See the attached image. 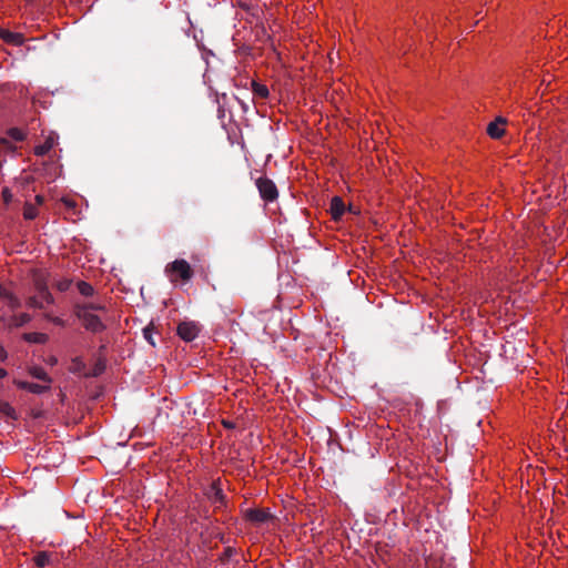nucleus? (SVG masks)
<instances>
[{"label": "nucleus", "instance_id": "obj_1", "mask_svg": "<svg viewBox=\"0 0 568 568\" xmlns=\"http://www.w3.org/2000/svg\"><path fill=\"white\" fill-rule=\"evenodd\" d=\"M74 314L82 322V325L87 331L99 333L105 329V325L98 315L84 310L75 311Z\"/></svg>", "mask_w": 568, "mask_h": 568}, {"label": "nucleus", "instance_id": "obj_21", "mask_svg": "<svg viewBox=\"0 0 568 568\" xmlns=\"http://www.w3.org/2000/svg\"><path fill=\"white\" fill-rule=\"evenodd\" d=\"M1 298L7 300L9 306L12 310H17L21 306L20 300L17 296H14L13 294L9 293L7 290H6V295H3Z\"/></svg>", "mask_w": 568, "mask_h": 568}, {"label": "nucleus", "instance_id": "obj_35", "mask_svg": "<svg viewBox=\"0 0 568 568\" xmlns=\"http://www.w3.org/2000/svg\"><path fill=\"white\" fill-rule=\"evenodd\" d=\"M6 295V288L0 284V298Z\"/></svg>", "mask_w": 568, "mask_h": 568}, {"label": "nucleus", "instance_id": "obj_30", "mask_svg": "<svg viewBox=\"0 0 568 568\" xmlns=\"http://www.w3.org/2000/svg\"><path fill=\"white\" fill-rule=\"evenodd\" d=\"M1 194H2L3 202L6 204H9L12 201L13 195H12V192L10 191V189L3 187Z\"/></svg>", "mask_w": 568, "mask_h": 568}, {"label": "nucleus", "instance_id": "obj_26", "mask_svg": "<svg viewBox=\"0 0 568 568\" xmlns=\"http://www.w3.org/2000/svg\"><path fill=\"white\" fill-rule=\"evenodd\" d=\"M84 363L82 362L81 358L77 357L73 359L72 362V367H71V371L73 373H80L83 368H84Z\"/></svg>", "mask_w": 568, "mask_h": 568}, {"label": "nucleus", "instance_id": "obj_34", "mask_svg": "<svg viewBox=\"0 0 568 568\" xmlns=\"http://www.w3.org/2000/svg\"><path fill=\"white\" fill-rule=\"evenodd\" d=\"M36 201L38 204H41L43 202V196L42 195H37L36 196Z\"/></svg>", "mask_w": 568, "mask_h": 568}, {"label": "nucleus", "instance_id": "obj_23", "mask_svg": "<svg viewBox=\"0 0 568 568\" xmlns=\"http://www.w3.org/2000/svg\"><path fill=\"white\" fill-rule=\"evenodd\" d=\"M0 413L8 417L16 418L14 409L6 402L0 400Z\"/></svg>", "mask_w": 568, "mask_h": 568}, {"label": "nucleus", "instance_id": "obj_10", "mask_svg": "<svg viewBox=\"0 0 568 568\" xmlns=\"http://www.w3.org/2000/svg\"><path fill=\"white\" fill-rule=\"evenodd\" d=\"M34 285H36V290L38 291L42 302H44L47 304L54 303V298H53L52 294L50 293L47 283L43 280H40V278L36 280Z\"/></svg>", "mask_w": 568, "mask_h": 568}, {"label": "nucleus", "instance_id": "obj_13", "mask_svg": "<svg viewBox=\"0 0 568 568\" xmlns=\"http://www.w3.org/2000/svg\"><path fill=\"white\" fill-rule=\"evenodd\" d=\"M24 341L36 344H44L48 341V335L43 333H26Z\"/></svg>", "mask_w": 568, "mask_h": 568}, {"label": "nucleus", "instance_id": "obj_18", "mask_svg": "<svg viewBox=\"0 0 568 568\" xmlns=\"http://www.w3.org/2000/svg\"><path fill=\"white\" fill-rule=\"evenodd\" d=\"M37 216L38 209L31 203H26L23 207V217L26 220H34Z\"/></svg>", "mask_w": 568, "mask_h": 568}, {"label": "nucleus", "instance_id": "obj_24", "mask_svg": "<svg viewBox=\"0 0 568 568\" xmlns=\"http://www.w3.org/2000/svg\"><path fill=\"white\" fill-rule=\"evenodd\" d=\"M72 284V281L69 280V278H62V280H59L57 283H55V287L58 291L60 292H67L70 286Z\"/></svg>", "mask_w": 568, "mask_h": 568}, {"label": "nucleus", "instance_id": "obj_8", "mask_svg": "<svg viewBox=\"0 0 568 568\" xmlns=\"http://www.w3.org/2000/svg\"><path fill=\"white\" fill-rule=\"evenodd\" d=\"M58 136L54 134H50L45 138L44 142L34 148V154L38 156H43L51 151V149L55 145Z\"/></svg>", "mask_w": 568, "mask_h": 568}, {"label": "nucleus", "instance_id": "obj_15", "mask_svg": "<svg viewBox=\"0 0 568 568\" xmlns=\"http://www.w3.org/2000/svg\"><path fill=\"white\" fill-rule=\"evenodd\" d=\"M80 310H84L87 312L92 313V311H104L105 307H104V305H102L100 303H93V302L75 304L74 312L80 311Z\"/></svg>", "mask_w": 568, "mask_h": 568}, {"label": "nucleus", "instance_id": "obj_29", "mask_svg": "<svg viewBox=\"0 0 568 568\" xmlns=\"http://www.w3.org/2000/svg\"><path fill=\"white\" fill-rule=\"evenodd\" d=\"M236 6H239L241 9L250 12L252 8L251 0H236Z\"/></svg>", "mask_w": 568, "mask_h": 568}, {"label": "nucleus", "instance_id": "obj_14", "mask_svg": "<svg viewBox=\"0 0 568 568\" xmlns=\"http://www.w3.org/2000/svg\"><path fill=\"white\" fill-rule=\"evenodd\" d=\"M30 375L37 379L43 381L47 384L51 383V378L48 373L40 366H33L30 368Z\"/></svg>", "mask_w": 568, "mask_h": 568}, {"label": "nucleus", "instance_id": "obj_36", "mask_svg": "<svg viewBox=\"0 0 568 568\" xmlns=\"http://www.w3.org/2000/svg\"><path fill=\"white\" fill-rule=\"evenodd\" d=\"M225 554H226L227 556H231V554H232V549H231V548H227V549L225 550Z\"/></svg>", "mask_w": 568, "mask_h": 568}, {"label": "nucleus", "instance_id": "obj_16", "mask_svg": "<svg viewBox=\"0 0 568 568\" xmlns=\"http://www.w3.org/2000/svg\"><path fill=\"white\" fill-rule=\"evenodd\" d=\"M31 321V316L28 313H21L19 315H14L11 318V326L22 327Z\"/></svg>", "mask_w": 568, "mask_h": 568}, {"label": "nucleus", "instance_id": "obj_25", "mask_svg": "<svg viewBox=\"0 0 568 568\" xmlns=\"http://www.w3.org/2000/svg\"><path fill=\"white\" fill-rule=\"evenodd\" d=\"M27 305L31 308H43V302L37 296H30L27 301Z\"/></svg>", "mask_w": 568, "mask_h": 568}, {"label": "nucleus", "instance_id": "obj_22", "mask_svg": "<svg viewBox=\"0 0 568 568\" xmlns=\"http://www.w3.org/2000/svg\"><path fill=\"white\" fill-rule=\"evenodd\" d=\"M8 135L10 136V139L18 141V142L23 141L26 139L24 132L19 128L9 129Z\"/></svg>", "mask_w": 568, "mask_h": 568}, {"label": "nucleus", "instance_id": "obj_37", "mask_svg": "<svg viewBox=\"0 0 568 568\" xmlns=\"http://www.w3.org/2000/svg\"><path fill=\"white\" fill-rule=\"evenodd\" d=\"M54 322H55L57 324H62V321H61L60 318H54Z\"/></svg>", "mask_w": 568, "mask_h": 568}, {"label": "nucleus", "instance_id": "obj_7", "mask_svg": "<svg viewBox=\"0 0 568 568\" xmlns=\"http://www.w3.org/2000/svg\"><path fill=\"white\" fill-rule=\"evenodd\" d=\"M506 124V120L501 116L497 118L495 121L490 122L487 126V133L493 139H500L504 133L505 129L504 125Z\"/></svg>", "mask_w": 568, "mask_h": 568}, {"label": "nucleus", "instance_id": "obj_11", "mask_svg": "<svg viewBox=\"0 0 568 568\" xmlns=\"http://www.w3.org/2000/svg\"><path fill=\"white\" fill-rule=\"evenodd\" d=\"M0 37L3 41L13 45H21L24 42V38L21 33L12 32L6 29H0Z\"/></svg>", "mask_w": 568, "mask_h": 568}, {"label": "nucleus", "instance_id": "obj_3", "mask_svg": "<svg viewBox=\"0 0 568 568\" xmlns=\"http://www.w3.org/2000/svg\"><path fill=\"white\" fill-rule=\"evenodd\" d=\"M166 272L176 273L184 282H189L193 276V270L190 264L182 258L168 264Z\"/></svg>", "mask_w": 568, "mask_h": 568}, {"label": "nucleus", "instance_id": "obj_6", "mask_svg": "<svg viewBox=\"0 0 568 568\" xmlns=\"http://www.w3.org/2000/svg\"><path fill=\"white\" fill-rule=\"evenodd\" d=\"M178 335L185 342L194 341L200 332V328L194 322H181L176 328Z\"/></svg>", "mask_w": 568, "mask_h": 568}, {"label": "nucleus", "instance_id": "obj_17", "mask_svg": "<svg viewBox=\"0 0 568 568\" xmlns=\"http://www.w3.org/2000/svg\"><path fill=\"white\" fill-rule=\"evenodd\" d=\"M77 286H78L79 293L85 297L92 296L94 294L93 286L88 282L80 281V282H78Z\"/></svg>", "mask_w": 568, "mask_h": 568}, {"label": "nucleus", "instance_id": "obj_27", "mask_svg": "<svg viewBox=\"0 0 568 568\" xmlns=\"http://www.w3.org/2000/svg\"><path fill=\"white\" fill-rule=\"evenodd\" d=\"M143 336L152 346H155V342L153 339V328L152 327L146 326L143 329Z\"/></svg>", "mask_w": 568, "mask_h": 568}, {"label": "nucleus", "instance_id": "obj_32", "mask_svg": "<svg viewBox=\"0 0 568 568\" xmlns=\"http://www.w3.org/2000/svg\"><path fill=\"white\" fill-rule=\"evenodd\" d=\"M223 426L225 428L232 429V428L235 427V424L233 422H230V420H223Z\"/></svg>", "mask_w": 568, "mask_h": 568}, {"label": "nucleus", "instance_id": "obj_38", "mask_svg": "<svg viewBox=\"0 0 568 568\" xmlns=\"http://www.w3.org/2000/svg\"><path fill=\"white\" fill-rule=\"evenodd\" d=\"M0 143H7V139L1 138V139H0Z\"/></svg>", "mask_w": 568, "mask_h": 568}, {"label": "nucleus", "instance_id": "obj_12", "mask_svg": "<svg viewBox=\"0 0 568 568\" xmlns=\"http://www.w3.org/2000/svg\"><path fill=\"white\" fill-rule=\"evenodd\" d=\"M329 211L334 220H339L342 217L345 212V204L339 196H334L332 199Z\"/></svg>", "mask_w": 568, "mask_h": 568}, {"label": "nucleus", "instance_id": "obj_20", "mask_svg": "<svg viewBox=\"0 0 568 568\" xmlns=\"http://www.w3.org/2000/svg\"><path fill=\"white\" fill-rule=\"evenodd\" d=\"M252 85H253L254 94H256L257 97H260L262 99H265L268 97L270 92H268V89L266 85L257 83V82H253Z\"/></svg>", "mask_w": 568, "mask_h": 568}, {"label": "nucleus", "instance_id": "obj_19", "mask_svg": "<svg viewBox=\"0 0 568 568\" xmlns=\"http://www.w3.org/2000/svg\"><path fill=\"white\" fill-rule=\"evenodd\" d=\"M33 560L38 567L43 568L50 564V556L48 552L42 551L37 554Z\"/></svg>", "mask_w": 568, "mask_h": 568}, {"label": "nucleus", "instance_id": "obj_33", "mask_svg": "<svg viewBox=\"0 0 568 568\" xmlns=\"http://www.w3.org/2000/svg\"><path fill=\"white\" fill-rule=\"evenodd\" d=\"M8 375L7 371L4 368L0 367V379L4 378Z\"/></svg>", "mask_w": 568, "mask_h": 568}, {"label": "nucleus", "instance_id": "obj_31", "mask_svg": "<svg viewBox=\"0 0 568 568\" xmlns=\"http://www.w3.org/2000/svg\"><path fill=\"white\" fill-rule=\"evenodd\" d=\"M8 357L7 351L0 345V362H4Z\"/></svg>", "mask_w": 568, "mask_h": 568}, {"label": "nucleus", "instance_id": "obj_5", "mask_svg": "<svg viewBox=\"0 0 568 568\" xmlns=\"http://www.w3.org/2000/svg\"><path fill=\"white\" fill-rule=\"evenodd\" d=\"M244 517L246 520L251 521L255 525H261L273 519V515L268 511V509H260V508H250L244 511Z\"/></svg>", "mask_w": 568, "mask_h": 568}, {"label": "nucleus", "instance_id": "obj_28", "mask_svg": "<svg viewBox=\"0 0 568 568\" xmlns=\"http://www.w3.org/2000/svg\"><path fill=\"white\" fill-rule=\"evenodd\" d=\"M105 369V363L103 361H98L95 367L91 374V376H99Z\"/></svg>", "mask_w": 568, "mask_h": 568}, {"label": "nucleus", "instance_id": "obj_4", "mask_svg": "<svg viewBox=\"0 0 568 568\" xmlns=\"http://www.w3.org/2000/svg\"><path fill=\"white\" fill-rule=\"evenodd\" d=\"M205 496L207 499L216 506V508H221L226 504V496L224 495L220 480H214L205 490Z\"/></svg>", "mask_w": 568, "mask_h": 568}, {"label": "nucleus", "instance_id": "obj_2", "mask_svg": "<svg viewBox=\"0 0 568 568\" xmlns=\"http://www.w3.org/2000/svg\"><path fill=\"white\" fill-rule=\"evenodd\" d=\"M256 187L261 197L266 202H273L278 196L275 183L266 176H262L256 180Z\"/></svg>", "mask_w": 568, "mask_h": 568}, {"label": "nucleus", "instance_id": "obj_39", "mask_svg": "<svg viewBox=\"0 0 568 568\" xmlns=\"http://www.w3.org/2000/svg\"><path fill=\"white\" fill-rule=\"evenodd\" d=\"M50 363L51 364H55L57 363V358H52Z\"/></svg>", "mask_w": 568, "mask_h": 568}, {"label": "nucleus", "instance_id": "obj_9", "mask_svg": "<svg viewBox=\"0 0 568 568\" xmlns=\"http://www.w3.org/2000/svg\"><path fill=\"white\" fill-rule=\"evenodd\" d=\"M14 383L19 388L27 389L33 394H42L50 389V384L40 385V384L29 383V382H24V381H16Z\"/></svg>", "mask_w": 568, "mask_h": 568}]
</instances>
